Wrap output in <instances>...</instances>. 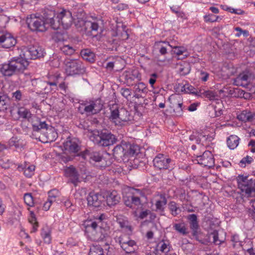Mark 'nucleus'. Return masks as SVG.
<instances>
[{
	"mask_svg": "<svg viewBox=\"0 0 255 255\" xmlns=\"http://www.w3.org/2000/svg\"><path fill=\"white\" fill-rule=\"evenodd\" d=\"M118 223L120 224V227L122 228H128V222L127 220L121 221L120 219L118 220Z\"/></svg>",
	"mask_w": 255,
	"mask_h": 255,
	"instance_id": "60",
	"label": "nucleus"
},
{
	"mask_svg": "<svg viewBox=\"0 0 255 255\" xmlns=\"http://www.w3.org/2000/svg\"><path fill=\"white\" fill-rule=\"evenodd\" d=\"M25 146V143L23 139L17 136L11 137L7 142V149H11L13 147L16 150L21 151Z\"/></svg>",
	"mask_w": 255,
	"mask_h": 255,
	"instance_id": "24",
	"label": "nucleus"
},
{
	"mask_svg": "<svg viewBox=\"0 0 255 255\" xmlns=\"http://www.w3.org/2000/svg\"><path fill=\"white\" fill-rule=\"evenodd\" d=\"M104 104L100 98L83 101L80 104L79 110L82 114L92 116L98 114L103 109Z\"/></svg>",
	"mask_w": 255,
	"mask_h": 255,
	"instance_id": "7",
	"label": "nucleus"
},
{
	"mask_svg": "<svg viewBox=\"0 0 255 255\" xmlns=\"http://www.w3.org/2000/svg\"><path fill=\"white\" fill-rule=\"evenodd\" d=\"M149 212H150V211L148 210H146L145 211H142L140 213L139 217L140 219H143L147 216V215H148Z\"/></svg>",
	"mask_w": 255,
	"mask_h": 255,
	"instance_id": "62",
	"label": "nucleus"
},
{
	"mask_svg": "<svg viewBox=\"0 0 255 255\" xmlns=\"http://www.w3.org/2000/svg\"><path fill=\"white\" fill-rule=\"evenodd\" d=\"M139 147L137 145H130L129 148L127 150V157L129 156H133L135 154H137L139 152Z\"/></svg>",
	"mask_w": 255,
	"mask_h": 255,
	"instance_id": "44",
	"label": "nucleus"
},
{
	"mask_svg": "<svg viewBox=\"0 0 255 255\" xmlns=\"http://www.w3.org/2000/svg\"><path fill=\"white\" fill-rule=\"evenodd\" d=\"M30 121L31 122L33 129L31 137L34 138V136L39 135V132L42 130V129H44V128L47 126V124L45 122L41 121L39 118L35 116L32 117L30 119Z\"/></svg>",
	"mask_w": 255,
	"mask_h": 255,
	"instance_id": "19",
	"label": "nucleus"
},
{
	"mask_svg": "<svg viewBox=\"0 0 255 255\" xmlns=\"http://www.w3.org/2000/svg\"><path fill=\"white\" fill-rule=\"evenodd\" d=\"M65 71L69 76L83 74L85 68L83 63L78 60H72L66 64Z\"/></svg>",
	"mask_w": 255,
	"mask_h": 255,
	"instance_id": "15",
	"label": "nucleus"
},
{
	"mask_svg": "<svg viewBox=\"0 0 255 255\" xmlns=\"http://www.w3.org/2000/svg\"><path fill=\"white\" fill-rule=\"evenodd\" d=\"M159 53L161 55L164 56V59L161 61L169 60L172 58H176L178 60H182L187 57V52L185 50H181L180 49H171L169 52L167 49H159Z\"/></svg>",
	"mask_w": 255,
	"mask_h": 255,
	"instance_id": "16",
	"label": "nucleus"
},
{
	"mask_svg": "<svg viewBox=\"0 0 255 255\" xmlns=\"http://www.w3.org/2000/svg\"><path fill=\"white\" fill-rule=\"evenodd\" d=\"M189 139L190 140H195L196 143L198 144H200L202 140L204 139L206 140L207 139V137L205 135L200 133L198 134L197 136L194 134L191 135L189 137Z\"/></svg>",
	"mask_w": 255,
	"mask_h": 255,
	"instance_id": "46",
	"label": "nucleus"
},
{
	"mask_svg": "<svg viewBox=\"0 0 255 255\" xmlns=\"http://www.w3.org/2000/svg\"><path fill=\"white\" fill-rule=\"evenodd\" d=\"M52 204V203L50 202V201L47 200V201L45 202L43 204V210L45 211H48L49 209Z\"/></svg>",
	"mask_w": 255,
	"mask_h": 255,
	"instance_id": "63",
	"label": "nucleus"
},
{
	"mask_svg": "<svg viewBox=\"0 0 255 255\" xmlns=\"http://www.w3.org/2000/svg\"><path fill=\"white\" fill-rule=\"evenodd\" d=\"M64 50L62 51L63 53L66 55L70 56L74 54L76 50L75 49H63Z\"/></svg>",
	"mask_w": 255,
	"mask_h": 255,
	"instance_id": "59",
	"label": "nucleus"
},
{
	"mask_svg": "<svg viewBox=\"0 0 255 255\" xmlns=\"http://www.w3.org/2000/svg\"><path fill=\"white\" fill-rule=\"evenodd\" d=\"M12 98L14 99L15 101H19L21 100L22 98V93L20 90H16L15 92L12 93Z\"/></svg>",
	"mask_w": 255,
	"mask_h": 255,
	"instance_id": "54",
	"label": "nucleus"
},
{
	"mask_svg": "<svg viewBox=\"0 0 255 255\" xmlns=\"http://www.w3.org/2000/svg\"><path fill=\"white\" fill-rule=\"evenodd\" d=\"M154 166L159 170H171L173 169L175 162L168 155L158 154L153 159Z\"/></svg>",
	"mask_w": 255,
	"mask_h": 255,
	"instance_id": "11",
	"label": "nucleus"
},
{
	"mask_svg": "<svg viewBox=\"0 0 255 255\" xmlns=\"http://www.w3.org/2000/svg\"><path fill=\"white\" fill-rule=\"evenodd\" d=\"M167 199L164 195L161 194L159 199L156 201L155 205L157 211H163L167 204Z\"/></svg>",
	"mask_w": 255,
	"mask_h": 255,
	"instance_id": "35",
	"label": "nucleus"
},
{
	"mask_svg": "<svg viewBox=\"0 0 255 255\" xmlns=\"http://www.w3.org/2000/svg\"><path fill=\"white\" fill-rule=\"evenodd\" d=\"M158 77V75L155 73H152L150 75V77L149 79V83L152 87H153V85L156 82V79Z\"/></svg>",
	"mask_w": 255,
	"mask_h": 255,
	"instance_id": "56",
	"label": "nucleus"
},
{
	"mask_svg": "<svg viewBox=\"0 0 255 255\" xmlns=\"http://www.w3.org/2000/svg\"><path fill=\"white\" fill-rule=\"evenodd\" d=\"M168 208L171 214L173 216H176L181 212L180 209L177 207V204L174 201H171L169 202L168 204Z\"/></svg>",
	"mask_w": 255,
	"mask_h": 255,
	"instance_id": "40",
	"label": "nucleus"
},
{
	"mask_svg": "<svg viewBox=\"0 0 255 255\" xmlns=\"http://www.w3.org/2000/svg\"><path fill=\"white\" fill-rule=\"evenodd\" d=\"M47 78L48 80L45 82L49 86L55 87V89H56L57 85L58 83V79L60 78V75L59 74L54 75L48 74ZM53 89H54V88Z\"/></svg>",
	"mask_w": 255,
	"mask_h": 255,
	"instance_id": "36",
	"label": "nucleus"
},
{
	"mask_svg": "<svg viewBox=\"0 0 255 255\" xmlns=\"http://www.w3.org/2000/svg\"><path fill=\"white\" fill-rule=\"evenodd\" d=\"M41 236L43 238L44 241L46 244H50L51 242V236L49 231H43L41 232Z\"/></svg>",
	"mask_w": 255,
	"mask_h": 255,
	"instance_id": "50",
	"label": "nucleus"
},
{
	"mask_svg": "<svg viewBox=\"0 0 255 255\" xmlns=\"http://www.w3.org/2000/svg\"><path fill=\"white\" fill-rule=\"evenodd\" d=\"M134 91L136 93L146 94L148 92V89L143 82H139L134 86Z\"/></svg>",
	"mask_w": 255,
	"mask_h": 255,
	"instance_id": "41",
	"label": "nucleus"
},
{
	"mask_svg": "<svg viewBox=\"0 0 255 255\" xmlns=\"http://www.w3.org/2000/svg\"><path fill=\"white\" fill-rule=\"evenodd\" d=\"M123 30L122 31L120 32V30H118L117 31H115L112 30L110 32V34L113 37H118V39L125 40L128 38V34L127 30H126V26H122Z\"/></svg>",
	"mask_w": 255,
	"mask_h": 255,
	"instance_id": "28",
	"label": "nucleus"
},
{
	"mask_svg": "<svg viewBox=\"0 0 255 255\" xmlns=\"http://www.w3.org/2000/svg\"><path fill=\"white\" fill-rule=\"evenodd\" d=\"M110 120L117 126H123L124 123L131 120L129 113L125 108L111 110Z\"/></svg>",
	"mask_w": 255,
	"mask_h": 255,
	"instance_id": "10",
	"label": "nucleus"
},
{
	"mask_svg": "<svg viewBox=\"0 0 255 255\" xmlns=\"http://www.w3.org/2000/svg\"><path fill=\"white\" fill-rule=\"evenodd\" d=\"M102 21L97 20L96 21L85 20L82 18H77L75 21V26L77 28H81L80 30L83 33L87 36H95L99 32V30L102 31Z\"/></svg>",
	"mask_w": 255,
	"mask_h": 255,
	"instance_id": "5",
	"label": "nucleus"
},
{
	"mask_svg": "<svg viewBox=\"0 0 255 255\" xmlns=\"http://www.w3.org/2000/svg\"><path fill=\"white\" fill-rule=\"evenodd\" d=\"M58 136L55 128L51 126L47 125L43 130H41L39 135L34 136V138L38 139L42 142L48 143L55 141Z\"/></svg>",
	"mask_w": 255,
	"mask_h": 255,
	"instance_id": "13",
	"label": "nucleus"
},
{
	"mask_svg": "<svg viewBox=\"0 0 255 255\" xmlns=\"http://www.w3.org/2000/svg\"><path fill=\"white\" fill-rule=\"evenodd\" d=\"M204 20L206 22H214L216 21H219L222 19V18L217 15H215L213 14H206L203 16Z\"/></svg>",
	"mask_w": 255,
	"mask_h": 255,
	"instance_id": "43",
	"label": "nucleus"
},
{
	"mask_svg": "<svg viewBox=\"0 0 255 255\" xmlns=\"http://www.w3.org/2000/svg\"><path fill=\"white\" fill-rule=\"evenodd\" d=\"M88 155L90 162H94L97 166L100 168H105L110 165V161L107 162L105 158L103 157L102 154L99 151L93 150H88Z\"/></svg>",
	"mask_w": 255,
	"mask_h": 255,
	"instance_id": "17",
	"label": "nucleus"
},
{
	"mask_svg": "<svg viewBox=\"0 0 255 255\" xmlns=\"http://www.w3.org/2000/svg\"><path fill=\"white\" fill-rule=\"evenodd\" d=\"M197 163L204 167L211 168L215 165V159L211 152L204 151L202 155H197L194 160Z\"/></svg>",
	"mask_w": 255,
	"mask_h": 255,
	"instance_id": "18",
	"label": "nucleus"
},
{
	"mask_svg": "<svg viewBox=\"0 0 255 255\" xmlns=\"http://www.w3.org/2000/svg\"><path fill=\"white\" fill-rule=\"evenodd\" d=\"M237 181L242 198L255 196V180L248 179V176L239 175L237 177Z\"/></svg>",
	"mask_w": 255,
	"mask_h": 255,
	"instance_id": "6",
	"label": "nucleus"
},
{
	"mask_svg": "<svg viewBox=\"0 0 255 255\" xmlns=\"http://www.w3.org/2000/svg\"><path fill=\"white\" fill-rule=\"evenodd\" d=\"M65 176L69 178V182L76 186L80 182L79 175L76 169L73 166L67 167L64 170Z\"/></svg>",
	"mask_w": 255,
	"mask_h": 255,
	"instance_id": "23",
	"label": "nucleus"
},
{
	"mask_svg": "<svg viewBox=\"0 0 255 255\" xmlns=\"http://www.w3.org/2000/svg\"><path fill=\"white\" fill-rule=\"evenodd\" d=\"M128 5L125 3H120L117 5V8L120 10H123L124 9H128Z\"/></svg>",
	"mask_w": 255,
	"mask_h": 255,
	"instance_id": "64",
	"label": "nucleus"
},
{
	"mask_svg": "<svg viewBox=\"0 0 255 255\" xmlns=\"http://www.w3.org/2000/svg\"><path fill=\"white\" fill-rule=\"evenodd\" d=\"M113 154L117 158H124L127 157V150L121 145H117L113 150Z\"/></svg>",
	"mask_w": 255,
	"mask_h": 255,
	"instance_id": "33",
	"label": "nucleus"
},
{
	"mask_svg": "<svg viewBox=\"0 0 255 255\" xmlns=\"http://www.w3.org/2000/svg\"><path fill=\"white\" fill-rule=\"evenodd\" d=\"M17 43L16 39L9 33H0V44L2 48H11Z\"/></svg>",
	"mask_w": 255,
	"mask_h": 255,
	"instance_id": "20",
	"label": "nucleus"
},
{
	"mask_svg": "<svg viewBox=\"0 0 255 255\" xmlns=\"http://www.w3.org/2000/svg\"><path fill=\"white\" fill-rule=\"evenodd\" d=\"M120 199L121 197L117 191H113L107 197V203L110 206H114L120 202Z\"/></svg>",
	"mask_w": 255,
	"mask_h": 255,
	"instance_id": "31",
	"label": "nucleus"
},
{
	"mask_svg": "<svg viewBox=\"0 0 255 255\" xmlns=\"http://www.w3.org/2000/svg\"><path fill=\"white\" fill-rule=\"evenodd\" d=\"M200 93L201 96H203L210 101H214L217 99V95L216 92L210 90H200Z\"/></svg>",
	"mask_w": 255,
	"mask_h": 255,
	"instance_id": "37",
	"label": "nucleus"
},
{
	"mask_svg": "<svg viewBox=\"0 0 255 255\" xmlns=\"http://www.w3.org/2000/svg\"><path fill=\"white\" fill-rule=\"evenodd\" d=\"M250 248H247L246 247H243V250L246 251L249 255H255V250L253 248V243L250 242Z\"/></svg>",
	"mask_w": 255,
	"mask_h": 255,
	"instance_id": "53",
	"label": "nucleus"
},
{
	"mask_svg": "<svg viewBox=\"0 0 255 255\" xmlns=\"http://www.w3.org/2000/svg\"><path fill=\"white\" fill-rule=\"evenodd\" d=\"M154 46L156 48H167L168 46L170 47V48H183V47L180 46H172L169 44V42L166 41H159L156 42L155 43Z\"/></svg>",
	"mask_w": 255,
	"mask_h": 255,
	"instance_id": "45",
	"label": "nucleus"
},
{
	"mask_svg": "<svg viewBox=\"0 0 255 255\" xmlns=\"http://www.w3.org/2000/svg\"><path fill=\"white\" fill-rule=\"evenodd\" d=\"M80 54L84 60L88 62H94L95 60V54L90 49H82Z\"/></svg>",
	"mask_w": 255,
	"mask_h": 255,
	"instance_id": "30",
	"label": "nucleus"
},
{
	"mask_svg": "<svg viewBox=\"0 0 255 255\" xmlns=\"http://www.w3.org/2000/svg\"><path fill=\"white\" fill-rule=\"evenodd\" d=\"M251 74L248 71H244L240 73L235 80L237 85L246 87L248 85L251 79Z\"/></svg>",
	"mask_w": 255,
	"mask_h": 255,
	"instance_id": "25",
	"label": "nucleus"
},
{
	"mask_svg": "<svg viewBox=\"0 0 255 255\" xmlns=\"http://www.w3.org/2000/svg\"><path fill=\"white\" fill-rule=\"evenodd\" d=\"M104 198L100 194L90 192L87 198L88 205L95 208L99 207L104 201Z\"/></svg>",
	"mask_w": 255,
	"mask_h": 255,
	"instance_id": "21",
	"label": "nucleus"
},
{
	"mask_svg": "<svg viewBox=\"0 0 255 255\" xmlns=\"http://www.w3.org/2000/svg\"><path fill=\"white\" fill-rule=\"evenodd\" d=\"M240 138L236 135H231L227 139L228 146L231 149H235L239 145Z\"/></svg>",
	"mask_w": 255,
	"mask_h": 255,
	"instance_id": "34",
	"label": "nucleus"
},
{
	"mask_svg": "<svg viewBox=\"0 0 255 255\" xmlns=\"http://www.w3.org/2000/svg\"><path fill=\"white\" fill-rule=\"evenodd\" d=\"M172 228L177 233L182 236H187L189 233L185 223L183 222L173 224Z\"/></svg>",
	"mask_w": 255,
	"mask_h": 255,
	"instance_id": "27",
	"label": "nucleus"
},
{
	"mask_svg": "<svg viewBox=\"0 0 255 255\" xmlns=\"http://www.w3.org/2000/svg\"><path fill=\"white\" fill-rule=\"evenodd\" d=\"M190 71V67L189 64L181 65L179 68V72L181 75H186Z\"/></svg>",
	"mask_w": 255,
	"mask_h": 255,
	"instance_id": "47",
	"label": "nucleus"
},
{
	"mask_svg": "<svg viewBox=\"0 0 255 255\" xmlns=\"http://www.w3.org/2000/svg\"><path fill=\"white\" fill-rule=\"evenodd\" d=\"M122 95L127 100L130 99L131 95V91L128 88H122L121 90Z\"/></svg>",
	"mask_w": 255,
	"mask_h": 255,
	"instance_id": "51",
	"label": "nucleus"
},
{
	"mask_svg": "<svg viewBox=\"0 0 255 255\" xmlns=\"http://www.w3.org/2000/svg\"><path fill=\"white\" fill-rule=\"evenodd\" d=\"M187 219L189 222V227L191 230V234L193 238L200 243L205 244L206 241L200 238L202 234L200 228L197 216L196 214H190L187 216Z\"/></svg>",
	"mask_w": 255,
	"mask_h": 255,
	"instance_id": "12",
	"label": "nucleus"
},
{
	"mask_svg": "<svg viewBox=\"0 0 255 255\" xmlns=\"http://www.w3.org/2000/svg\"><path fill=\"white\" fill-rule=\"evenodd\" d=\"M171 246L169 240L162 239L156 246V255H167Z\"/></svg>",
	"mask_w": 255,
	"mask_h": 255,
	"instance_id": "22",
	"label": "nucleus"
},
{
	"mask_svg": "<svg viewBox=\"0 0 255 255\" xmlns=\"http://www.w3.org/2000/svg\"><path fill=\"white\" fill-rule=\"evenodd\" d=\"M18 57H12L7 63L3 64L0 69L4 76L10 77L22 73L29 65V59H36L44 57V49H21Z\"/></svg>",
	"mask_w": 255,
	"mask_h": 255,
	"instance_id": "1",
	"label": "nucleus"
},
{
	"mask_svg": "<svg viewBox=\"0 0 255 255\" xmlns=\"http://www.w3.org/2000/svg\"><path fill=\"white\" fill-rule=\"evenodd\" d=\"M89 255H105V254L103 248L99 245H96L91 248Z\"/></svg>",
	"mask_w": 255,
	"mask_h": 255,
	"instance_id": "42",
	"label": "nucleus"
},
{
	"mask_svg": "<svg viewBox=\"0 0 255 255\" xmlns=\"http://www.w3.org/2000/svg\"><path fill=\"white\" fill-rule=\"evenodd\" d=\"M249 146H251V151L252 152H255V140L252 139L248 143Z\"/></svg>",
	"mask_w": 255,
	"mask_h": 255,
	"instance_id": "61",
	"label": "nucleus"
},
{
	"mask_svg": "<svg viewBox=\"0 0 255 255\" xmlns=\"http://www.w3.org/2000/svg\"><path fill=\"white\" fill-rule=\"evenodd\" d=\"M125 80L128 84H132V82L135 78H137V76L134 72L126 71L123 74Z\"/></svg>",
	"mask_w": 255,
	"mask_h": 255,
	"instance_id": "38",
	"label": "nucleus"
},
{
	"mask_svg": "<svg viewBox=\"0 0 255 255\" xmlns=\"http://www.w3.org/2000/svg\"><path fill=\"white\" fill-rule=\"evenodd\" d=\"M209 76V74L207 72L201 71L200 73L199 77L202 81L206 82L208 80Z\"/></svg>",
	"mask_w": 255,
	"mask_h": 255,
	"instance_id": "58",
	"label": "nucleus"
},
{
	"mask_svg": "<svg viewBox=\"0 0 255 255\" xmlns=\"http://www.w3.org/2000/svg\"><path fill=\"white\" fill-rule=\"evenodd\" d=\"M51 20H53L47 15L37 16L36 14H31L27 16L26 23L31 31L44 32L48 27H51Z\"/></svg>",
	"mask_w": 255,
	"mask_h": 255,
	"instance_id": "4",
	"label": "nucleus"
},
{
	"mask_svg": "<svg viewBox=\"0 0 255 255\" xmlns=\"http://www.w3.org/2000/svg\"><path fill=\"white\" fill-rule=\"evenodd\" d=\"M64 147L65 150L73 153L77 152L80 149L79 146L74 140H69L65 142Z\"/></svg>",
	"mask_w": 255,
	"mask_h": 255,
	"instance_id": "29",
	"label": "nucleus"
},
{
	"mask_svg": "<svg viewBox=\"0 0 255 255\" xmlns=\"http://www.w3.org/2000/svg\"><path fill=\"white\" fill-rule=\"evenodd\" d=\"M24 202L29 206L33 205V197L31 193H25L23 197Z\"/></svg>",
	"mask_w": 255,
	"mask_h": 255,
	"instance_id": "48",
	"label": "nucleus"
},
{
	"mask_svg": "<svg viewBox=\"0 0 255 255\" xmlns=\"http://www.w3.org/2000/svg\"><path fill=\"white\" fill-rule=\"evenodd\" d=\"M231 241L233 242V247L235 248V246L239 244V245L241 247H243V242L240 240L239 236L237 234H235L232 236Z\"/></svg>",
	"mask_w": 255,
	"mask_h": 255,
	"instance_id": "49",
	"label": "nucleus"
},
{
	"mask_svg": "<svg viewBox=\"0 0 255 255\" xmlns=\"http://www.w3.org/2000/svg\"><path fill=\"white\" fill-rule=\"evenodd\" d=\"M80 128H83L91 141L99 146L107 147L115 143L117 139L115 135L108 131L92 129L89 126L80 124Z\"/></svg>",
	"mask_w": 255,
	"mask_h": 255,
	"instance_id": "3",
	"label": "nucleus"
},
{
	"mask_svg": "<svg viewBox=\"0 0 255 255\" xmlns=\"http://www.w3.org/2000/svg\"><path fill=\"white\" fill-rule=\"evenodd\" d=\"M51 28L54 30L60 28L62 26L64 29H68L71 25L73 21L72 13L69 10L63 9L58 13L56 16L51 17Z\"/></svg>",
	"mask_w": 255,
	"mask_h": 255,
	"instance_id": "9",
	"label": "nucleus"
},
{
	"mask_svg": "<svg viewBox=\"0 0 255 255\" xmlns=\"http://www.w3.org/2000/svg\"><path fill=\"white\" fill-rule=\"evenodd\" d=\"M254 161L253 158L249 156L248 155H247L246 157L242 158V159L240 161V163L243 164H250Z\"/></svg>",
	"mask_w": 255,
	"mask_h": 255,
	"instance_id": "55",
	"label": "nucleus"
},
{
	"mask_svg": "<svg viewBox=\"0 0 255 255\" xmlns=\"http://www.w3.org/2000/svg\"><path fill=\"white\" fill-rule=\"evenodd\" d=\"M143 198H146L144 190L132 188L128 195L123 197V200L126 206L135 209L142 206Z\"/></svg>",
	"mask_w": 255,
	"mask_h": 255,
	"instance_id": "8",
	"label": "nucleus"
},
{
	"mask_svg": "<svg viewBox=\"0 0 255 255\" xmlns=\"http://www.w3.org/2000/svg\"><path fill=\"white\" fill-rule=\"evenodd\" d=\"M116 241L119 243L121 248L126 253L133 252L138 248L135 241L130 239L127 235L121 236L116 239Z\"/></svg>",
	"mask_w": 255,
	"mask_h": 255,
	"instance_id": "14",
	"label": "nucleus"
},
{
	"mask_svg": "<svg viewBox=\"0 0 255 255\" xmlns=\"http://www.w3.org/2000/svg\"><path fill=\"white\" fill-rule=\"evenodd\" d=\"M213 235V242L214 243L218 245L221 244L223 242L219 240L218 233L217 231H214L212 233Z\"/></svg>",
	"mask_w": 255,
	"mask_h": 255,
	"instance_id": "57",
	"label": "nucleus"
},
{
	"mask_svg": "<svg viewBox=\"0 0 255 255\" xmlns=\"http://www.w3.org/2000/svg\"><path fill=\"white\" fill-rule=\"evenodd\" d=\"M223 9L225 10H227V11L230 12L231 13L238 14H242L244 13V11L241 9H235V8H232L231 7H227V8H224L223 7Z\"/></svg>",
	"mask_w": 255,
	"mask_h": 255,
	"instance_id": "52",
	"label": "nucleus"
},
{
	"mask_svg": "<svg viewBox=\"0 0 255 255\" xmlns=\"http://www.w3.org/2000/svg\"><path fill=\"white\" fill-rule=\"evenodd\" d=\"M18 169L22 170L27 178H31L34 174L35 167L34 165L24 164L18 165Z\"/></svg>",
	"mask_w": 255,
	"mask_h": 255,
	"instance_id": "26",
	"label": "nucleus"
},
{
	"mask_svg": "<svg viewBox=\"0 0 255 255\" xmlns=\"http://www.w3.org/2000/svg\"><path fill=\"white\" fill-rule=\"evenodd\" d=\"M95 221L88 220L84 223L85 232L92 240L103 241L109 237L110 227L106 222V215L102 214L95 218Z\"/></svg>",
	"mask_w": 255,
	"mask_h": 255,
	"instance_id": "2",
	"label": "nucleus"
},
{
	"mask_svg": "<svg viewBox=\"0 0 255 255\" xmlns=\"http://www.w3.org/2000/svg\"><path fill=\"white\" fill-rule=\"evenodd\" d=\"M237 118L239 121L244 122H252L254 119V114L251 112L245 110L237 116Z\"/></svg>",
	"mask_w": 255,
	"mask_h": 255,
	"instance_id": "32",
	"label": "nucleus"
},
{
	"mask_svg": "<svg viewBox=\"0 0 255 255\" xmlns=\"http://www.w3.org/2000/svg\"><path fill=\"white\" fill-rule=\"evenodd\" d=\"M18 114L19 116L23 119H27L28 121L30 122V119L33 116L31 115L30 111L24 108L19 109L18 111Z\"/></svg>",
	"mask_w": 255,
	"mask_h": 255,
	"instance_id": "39",
	"label": "nucleus"
}]
</instances>
